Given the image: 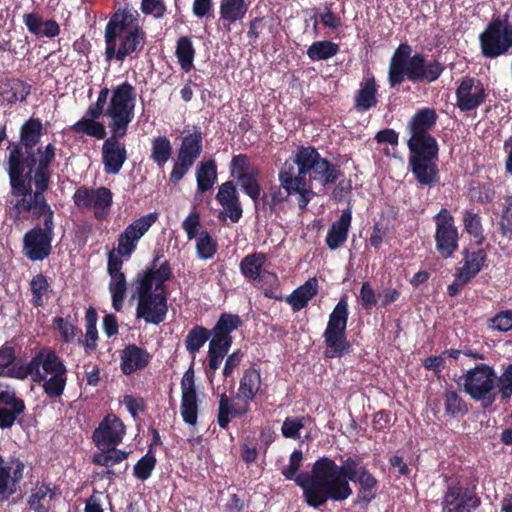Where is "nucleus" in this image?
<instances>
[{"label": "nucleus", "mask_w": 512, "mask_h": 512, "mask_svg": "<svg viewBox=\"0 0 512 512\" xmlns=\"http://www.w3.org/2000/svg\"><path fill=\"white\" fill-rule=\"evenodd\" d=\"M109 94V88L103 87L98 93L96 102L87 108L85 115L80 120L70 126V130L76 134L105 139L107 135L105 126L98 121L103 115L111 119L110 129L128 130V126L134 117L135 87L128 81L116 86L112 90L110 102L105 108Z\"/></svg>", "instance_id": "1"}, {"label": "nucleus", "mask_w": 512, "mask_h": 512, "mask_svg": "<svg viewBox=\"0 0 512 512\" xmlns=\"http://www.w3.org/2000/svg\"><path fill=\"white\" fill-rule=\"evenodd\" d=\"M172 278V267L163 249H155L150 264L136 274L132 283L137 296V318L154 325L165 321L168 313L165 283Z\"/></svg>", "instance_id": "2"}, {"label": "nucleus", "mask_w": 512, "mask_h": 512, "mask_svg": "<svg viewBox=\"0 0 512 512\" xmlns=\"http://www.w3.org/2000/svg\"><path fill=\"white\" fill-rule=\"evenodd\" d=\"M410 44L402 42L393 52L388 68V83L399 87L405 80L412 83H433L445 71V65L434 59L427 61L423 53L412 54Z\"/></svg>", "instance_id": "3"}, {"label": "nucleus", "mask_w": 512, "mask_h": 512, "mask_svg": "<svg viewBox=\"0 0 512 512\" xmlns=\"http://www.w3.org/2000/svg\"><path fill=\"white\" fill-rule=\"evenodd\" d=\"M342 465L327 457L318 458L316 476L321 480V506L325 505L328 500L341 502L349 498L353 491L349 481L354 480L360 474L362 469H366L361 465V457L354 455L342 460Z\"/></svg>", "instance_id": "4"}, {"label": "nucleus", "mask_w": 512, "mask_h": 512, "mask_svg": "<svg viewBox=\"0 0 512 512\" xmlns=\"http://www.w3.org/2000/svg\"><path fill=\"white\" fill-rule=\"evenodd\" d=\"M348 318L347 295H343L330 313L323 332L325 358H341L351 352L352 344L347 339L346 333Z\"/></svg>", "instance_id": "5"}, {"label": "nucleus", "mask_w": 512, "mask_h": 512, "mask_svg": "<svg viewBox=\"0 0 512 512\" xmlns=\"http://www.w3.org/2000/svg\"><path fill=\"white\" fill-rule=\"evenodd\" d=\"M46 165L43 163L40 169L35 171L33 177L35 191L28 196H19L20 199L16 200L11 208L10 216L14 221L26 220L27 217L23 216L24 213H31L34 219L47 217L48 215L54 216V211L47 203L44 192L48 190L51 178V171H44Z\"/></svg>", "instance_id": "6"}, {"label": "nucleus", "mask_w": 512, "mask_h": 512, "mask_svg": "<svg viewBox=\"0 0 512 512\" xmlns=\"http://www.w3.org/2000/svg\"><path fill=\"white\" fill-rule=\"evenodd\" d=\"M463 390L474 401H479L483 409L490 408L497 400V376L494 368L486 363H478L461 377Z\"/></svg>", "instance_id": "7"}, {"label": "nucleus", "mask_w": 512, "mask_h": 512, "mask_svg": "<svg viewBox=\"0 0 512 512\" xmlns=\"http://www.w3.org/2000/svg\"><path fill=\"white\" fill-rule=\"evenodd\" d=\"M43 136V124L41 119L30 117L20 127V147L25 149L24 156L31 166H37L40 169L41 165H46L44 171H50V165L56 157V147L52 143L46 146H39L36 150L35 147L39 144Z\"/></svg>", "instance_id": "8"}, {"label": "nucleus", "mask_w": 512, "mask_h": 512, "mask_svg": "<svg viewBox=\"0 0 512 512\" xmlns=\"http://www.w3.org/2000/svg\"><path fill=\"white\" fill-rule=\"evenodd\" d=\"M303 453L301 450H294L289 456V464L281 471L287 480H293L303 490L305 502L313 508L321 507V480L316 474L318 459L313 463L310 472L298 471L302 465Z\"/></svg>", "instance_id": "9"}, {"label": "nucleus", "mask_w": 512, "mask_h": 512, "mask_svg": "<svg viewBox=\"0 0 512 512\" xmlns=\"http://www.w3.org/2000/svg\"><path fill=\"white\" fill-rule=\"evenodd\" d=\"M408 164L416 181L428 187H433L440 181L438 169L439 146L411 147Z\"/></svg>", "instance_id": "10"}, {"label": "nucleus", "mask_w": 512, "mask_h": 512, "mask_svg": "<svg viewBox=\"0 0 512 512\" xmlns=\"http://www.w3.org/2000/svg\"><path fill=\"white\" fill-rule=\"evenodd\" d=\"M435 223V250L443 259H449L459 249L460 235L458 227L455 224V218L447 208H441L433 216Z\"/></svg>", "instance_id": "11"}, {"label": "nucleus", "mask_w": 512, "mask_h": 512, "mask_svg": "<svg viewBox=\"0 0 512 512\" xmlns=\"http://www.w3.org/2000/svg\"><path fill=\"white\" fill-rule=\"evenodd\" d=\"M54 228V216L48 215L42 226L38 224L24 234L23 248L28 259L42 261L51 254Z\"/></svg>", "instance_id": "12"}, {"label": "nucleus", "mask_w": 512, "mask_h": 512, "mask_svg": "<svg viewBox=\"0 0 512 512\" xmlns=\"http://www.w3.org/2000/svg\"><path fill=\"white\" fill-rule=\"evenodd\" d=\"M297 151L304 161L302 171H310L309 181H319L326 186L335 183L342 176L338 167L323 158L314 146H299Z\"/></svg>", "instance_id": "13"}, {"label": "nucleus", "mask_w": 512, "mask_h": 512, "mask_svg": "<svg viewBox=\"0 0 512 512\" xmlns=\"http://www.w3.org/2000/svg\"><path fill=\"white\" fill-rule=\"evenodd\" d=\"M8 156V176L13 196H28L34 193L30 183L31 173L37 171V166H31L24 159V153L19 144L11 143Z\"/></svg>", "instance_id": "14"}, {"label": "nucleus", "mask_w": 512, "mask_h": 512, "mask_svg": "<svg viewBox=\"0 0 512 512\" xmlns=\"http://www.w3.org/2000/svg\"><path fill=\"white\" fill-rule=\"evenodd\" d=\"M146 38L144 29L141 26H135L127 33L121 34L119 38L106 40L105 59L123 62L128 56L137 57L145 47Z\"/></svg>", "instance_id": "15"}, {"label": "nucleus", "mask_w": 512, "mask_h": 512, "mask_svg": "<svg viewBox=\"0 0 512 512\" xmlns=\"http://www.w3.org/2000/svg\"><path fill=\"white\" fill-rule=\"evenodd\" d=\"M437 119L435 109H419L407 124V130L410 133V138L407 140L408 148L438 146L436 138L429 133L436 125Z\"/></svg>", "instance_id": "16"}, {"label": "nucleus", "mask_w": 512, "mask_h": 512, "mask_svg": "<svg viewBox=\"0 0 512 512\" xmlns=\"http://www.w3.org/2000/svg\"><path fill=\"white\" fill-rule=\"evenodd\" d=\"M72 198L74 205L79 209L94 208V217L97 220L105 219L113 204V193L105 186L97 189L80 186Z\"/></svg>", "instance_id": "17"}, {"label": "nucleus", "mask_w": 512, "mask_h": 512, "mask_svg": "<svg viewBox=\"0 0 512 512\" xmlns=\"http://www.w3.org/2000/svg\"><path fill=\"white\" fill-rule=\"evenodd\" d=\"M499 15H494L483 32L479 34L481 53L485 58L494 59L505 55L511 49Z\"/></svg>", "instance_id": "18"}, {"label": "nucleus", "mask_w": 512, "mask_h": 512, "mask_svg": "<svg viewBox=\"0 0 512 512\" xmlns=\"http://www.w3.org/2000/svg\"><path fill=\"white\" fill-rule=\"evenodd\" d=\"M157 212H150L135 219L118 236L117 252L121 257L129 258L137 248L138 241L158 221Z\"/></svg>", "instance_id": "19"}, {"label": "nucleus", "mask_w": 512, "mask_h": 512, "mask_svg": "<svg viewBox=\"0 0 512 512\" xmlns=\"http://www.w3.org/2000/svg\"><path fill=\"white\" fill-rule=\"evenodd\" d=\"M25 464L17 456L5 459L0 455V502L9 500L17 492L24 478Z\"/></svg>", "instance_id": "20"}, {"label": "nucleus", "mask_w": 512, "mask_h": 512, "mask_svg": "<svg viewBox=\"0 0 512 512\" xmlns=\"http://www.w3.org/2000/svg\"><path fill=\"white\" fill-rule=\"evenodd\" d=\"M111 136L105 139L102 146V163L106 174L115 175L120 172L127 160L125 144L120 139L126 136L128 130L110 129Z\"/></svg>", "instance_id": "21"}, {"label": "nucleus", "mask_w": 512, "mask_h": 512, "mask_svg": "<svg viewBox=\"0 0 512 512\" xmlns=\"http://www.w3.org/2000/svg\"><path fill=\"white\" fill-rule=\"evenodd\" d=\"M242 325L243 321L239 315L227 312L220 314L213 328L208 329L210 333L208 348L228 353L233 344L231 334Z\"/></svg>", "instance_id": "22"}, {"label": "nucleus", "mask_w": 512, "mask_h": 512, "mask_svg": "<svg viewBox=\"0 0 512 512\" xmlns=\"http://www.w3.org/2000/svg\"><path fill=\"white\" fill-rule=\"evenodd\" d=\"M25 409V402L17 396L15 388L10 384L0 383V429H9L16 422L21 424L19 417Z\"/></svg>", "instance_id": "23"}, {"label": "nucleus", "mask_w": 512, "mask_h": 512, "mask_svg": "<svg viewBox=\"0 0 512 512\" xmlns=\"http://www.w3.org/2000/svg\"><path fill=\"white\" fill-rule=\"evenodd\" d=\"M481 505L476 492L459 482L449 486L442 501L443 512H473Z\"/></svg>", "instance_id": "24"}, {"label": "nucleus", "mask_w": 512, "mask_h": 512, "mask_svg": "<svg viewBox=\"0 0 512 512\" xmlns=\"http://www.w3.org/2000/svg\"><path fill=\"white\" fill-rule=\"evenodd\" d=\"M126 428L123 421L115 414H107L92 433V441L96 447L109 448L119 445L125 436Z\"/></svg>", "instance_id": "25"}, {"label": "nucleus", "mask_w": 512, "mask_h": 512, "mask_svg": "<svg viewBox=\"0 0 512 512\" xmlns=\"http://www.w3.org/2000/svg\"><path fill=\"white\" fill-rule=\"evenodd\" d=\"M457 107L464 112L482 105L487 97L484 85L474 77H464L456 89Z\"/></svg>", "instance_id": "26"}, {"label": "nucleus", "mask_w": 512, "mask_h": 512, "mask_svg": "<svg viewBox=\"0 0 512 512\" xmlns=\"http://www.w3.org/2000/svg\"><path fill=\"white\" fill-rule=\"evenodd\" d=\"M67 367L64 361L59 357L54 363L48 361L45 366V379L42 389L45 395L51 399L59 398L63 395L67 385Z\"/></svg>", "instance_id": "27"}, {"label": "nucleus", "mask_w": 512, "mask_h": 512, "mask_svg": "<svg viewBox=\"0 0 512 512\" xmlns=\"http://www.w3.org/2000/svg\"><path fill=\"white\" fill-rule=\"evenodd\" d=\"M139 17L138 11L128 6L117 9L106 24L104 32L105 41L119 38L121 34L127 33L135 26H140Z\"/></svg>", "instance_id": "28"}, {"label": "nucleus", "mask_w": 512, "mask_h": 512, "mask_svg": "<svg viewBox=\"0 0 512 512\" xmlns=\"http://www.w3.org/2000/svg\"><path fill=\"white\" fill-rule=\"evenodd\" d=\"M152 355L137 344H128L120 352V370L125 376L143 371L148 367Z\"/></svg>", "instance_id": "29"}, {"label": "nucleus", "mask_w": 512, "mask_h": 512, "mask_svg": "<svg viewBox=\"0 0 512 512\" xmlns=\"http://www.w3.org/2000/svg\"><path fill=\"white\" fill-rule=\"evenodd\" d=\"M238 400L235 402L225 392L219 396L217 423L221 429H228L233 418H242L250 412V405L242 399Z\"/></svg>", "instance_id": "30"}, {"label": "nucleus", "mask_w": 512, "mask_h": 512, "mask_svg": "<svg viewBox=\"0 0 512 512\" xmlns=\"http://www.w3.org/2000/svg\"><path fill=\"white\" fill-rule=\"evenodd\" d=\"M31 89L32 86L20 78L3 77L0 79V98L10 107L26 102Z\"/></svg>", "instance_id": "31"}, {"label": "nucleus", "mask_w": 512, "mask_h": 512, "mask_svg": "<svg viewBox=\"0 0 512 512\" xmlns=\"http://www.w3.org/2000/svg\"><path fill=\"white\" fill-rule=\"evenodd\" d=\"M248 6L246 0H220L218 21L225 31L230 32L233 24L245 18Z\"/></svg>", "instance_id": "32"}, {"label": "nucleus", "mask_w": 512, "mask_h": 512, "mask_svg": "<svg viewBox=\"0 0 512 512\" xmlns=\"http://www.w3.org/2000/svg\"><path fill=\"white\" fill-rule=\"evenodd\" d=\"M262 378L260 370L250 366L243 371L239 381L238 394L235 399H242L251 405L258 393L261 391Z\"/></svg>", "instance_id": "33"}, {"label": "nucleus", "mask_w": 512, "mask_h": 512, "mask_svg": "<svg viewBox=\"0 0 512 512\" xmlns=\"http://www.w3.org/2000/svg\"><path fill=\"white\" fill-rule=\"evenodd\" d=\"M378 85L375 77H365L361 83L360 88L354 95V108L358 112H366L378 104Z\"/></svg>", "instance_id": "34"}, {"label": "nucleus", "mask_w": 512, "mask_h": 512, "mask_svg": "<svg viewBox=\"0 0 512 512\" xmlns=\"http://www.w3.org/2000/svg\"><path fill=\"white\" fill-rule=\"evenodd\" d=\"M351 221V211L346 209L342 211L339 219L332 223L325 238L326 245L330 250H336L346 242Z\"/></svg>", "instance_id": "35"}, {"label": "nucleus", "mask_w": 512, "mask_h": 512, "mask_svg": "<svg viewBox=\"0 0 512 512\" xmlns=\"http://www.w3.org/2000/svg\"><path fill=\"white\" fill-rule=\"evenodd\" d=\"M461 254L463 265L457 270L473 280L485 266L488 257L487 251L481 246L477 249L465 247Z\"/></svg>", "instance_id": "36"}, {"label": "nucleus", "mask_w": 512, "mask_h": 512, "mask_svg": "<svg viewBox=\"0 0 512 512\" xmlns=\"http://www.w3.org/2000/svg\"><path fill=\"white\" fill-rule=\"evenodd\" d=\"M318 294V281L315 277L309 278L304 284L297 287L286 298L287 303L294 312L307 307L309 301Z\"/></svg>", "instance_id": "37"}, {"label": "nucleus", "mask_w": 512, "mask_h": 512, "mask_svg": "<svg viewBox=\"0 0 512 512\" xmlns=\"http://www.w3.org/2000/svg\"><path fill=\"white\" fill-rule=\"evenodd\" d=\"M60 356L52 348H42L25 364L29 370L32 380L40 383L45 379V366L48 361L54 363Z\"/></svg>", "instance_id": "38"}, {"label": "nucleus", "mask_w": 512, "mask_h": 512, "mask_svg": "<svg viewBox=\"0 0 512 512\" xmlns=\"http://www.w3.org/2000/svg\"><path fill=\"white\" fill-rule=\"evenodd\" d=\"M202 151L203 134L200 130H194L183 137L177 156L195 163Z\"/></svg>", "instance_id": "39"}, {"label": "nucleus", "mask_w": 512, "mask_h": 512, "mask_svg": "<svg viewBox=\"0 0 512 512\" xmlns=\"http://www.w3.org/2000/svg\"><path fill=\"white\" fill-rule=\"evenodd\" d=\"M288 199L284 192L274 184L262 195L260 194L254 206L256 210H261L265 214L272 215L277 213V206L283 204Z\"/></svg>", "instance_id": "40"}, {"label": "nucleus", "mask_w": 512, "mask_h": 512, "mask_svg": "<svg viewBox=\"0 0 512 512\" xmlns=\"http://www.w3.org/2000/svg\"><path fill=\"white\" fill-rule=\"evenodd\" d=\"M351 482L359 485L357 492L359 502L368 504L376 497L378 480L367 468L362 469L360 474Z\"/></svg>", "instance_id": "41"}, {"label": "nucleus", "mask_w": 512, "mask_h": 512, "mask_svg": "<svg viewBox=\"0 0 512 512\" xmlns=\"http://www.w3.org/2000/svg\"><path fill=\"white\" fill-rule=\"evenodd\" d=\"M462 214L464 231L469 236L474 238L475 246H482L486 240V237L484 235V227L481 215L478 212H475L473 209H465Z\"/></svg>", "instance_id": "42"}, {"label": "nucleus", "mask_w": 512, "mask_h": 512, "mask_svg": "<svg viewBox=\"0 0 512 512\" xmlns=\"http://www.w3.org/2000/svg\"><path fill=\"white\" fill-rule=\"evenodd\" d=\"M197 190L207 192L217 181V164L214 159L201 161L196 167Z\"/></svg>", "instance_id": "43"}, {"label": "nucleus", "mask_w": 512, "mask_h": 512, "mask_svg": "<svg viewBox=\"0 0 512 512\" xmlns=\"http://www.w3.org/2000/svg\"><path fill=\"white\" fill-rule=\"evenodd\" d=\"M267 256L263 252L248 254L240 262V272L248 280L256 281L264 272Z\"/></svg>", "instance_id": "44"}, {"label": "nucleus", "mask_w": 512, "mask_h": 512, "mask_svg": "<svg viewBox=\"0 0 512 512\" xmlns=\"http://www.w3.org/2000/svg\"><path fill=\"white\" fill-rule=\"evenodd\" d=\"M196 50L189 36H181L178 38L175 47V56L181 69L188 73L193 68V62Z\"/></svg>", "instance_id": "45"}, {"label": "nucleus", "mask_w": 512, "mask_h": 512, "mask_svg": "<svg viewBox=\"0 0 512 512\" xmlns=\"http://www.w3.org/2000/svg\"><path fill=\"white\" fill-rule=\"evenodd\" d=\"M172 152V144L166 136H157L152 139L150 159L159 168H163L165 166L169 161Z\"/></svg>", "instance_id": "46"}, {"label": "nucleus", "mask_w": 512, "mask_h": 512, "mask_svg": "<svg viewBox=\"0 0 512 512\" xmlns=\"http://www.w3.org/2000/svg\"><path fill=\"white\" fill-rule=\"evenodd\" d=\"M181 416L188 425H196L198 419V399L196 390L182 391Z\"/></svg>", "instance_id": "47"}, {"label": "nucleus", "mask_w": 512, "mask_h": 512, "mask_svg": "<svg viewBox=\"0 0 512 512\" xmlns=\"http://www.w3.org/2000/svg\"><path fill=\"white\" fill-rule=\"evenodd\" d=\"M340 47L338 44L329 40H320L313 42L307 49L308 58L313 61L328 60L338 54Z\"/></svg>", "instance_id": "48"}, {"label": "nucleus", "mask_w": 512, "mask_h": 512, "mask_svg": "<svg viewBox=\"0 0 512 512\" xmlns=\"http://www.w3.org/2000/svg\"><path fill=\"white\" fill-rule=\"evenodd\" d=\"M209 339L210 333H208V329L202 325H195L188 331L184 341L185 348L194 359Z\"/></svg>", "instance_id": "49"}, {"label": "nucleus", "mask_w": 512, "mask_h": 512, "mask_svg": "<svg viewBox=\"0 0 512 512\" xmlns=\"http://www.w3.org/2000/svg\"><path fill=\"white\" fill-rule=\"evenodd\" d=\"M256 287L263 290L264 296L269 299L282 300L279 293L280 281L278 276L268 270H264L261 276L255 281Z\"/></svg>", "instance_id": "50"}, {"label": "nucleus", "mask_w": 512, "mask_h": 512, "mask_svg": "<svg viewBox=\"0 0 512 512\" xmlns=\"http://www.w3.org/2000/svg\"><path fill=\"white\" fill-rule=\"evenodd\" d=\"M109 291L112 297V306L116 311L123 307L127 293V281L125 274L109 275Z\"/></svg>", "instance_id": "51"}, {"label": "nucleus", "mask_w": 512, "mask_h": 512, "mask_svg": "<svg viewBox=\"0 0 512 512\" xmlns=\"http://www.w3.org/2000/svg\"><path fill=\"white\" fill-rule=\"evenodd\" d=\"M443 397L446 415L450 417H457L468 413V405L456 391L446 390Z\"/></svg>", "instance_id": "52"}, {"label": "nucleus", "mask_w": 512, "mask_h": 512, "mask_svg": "<svg viewBox=\"0 0 512 512\" xmlns=\"http://www.w3.org/2000/svg\"><path fill=\"white\" fill-rule=\"evenodd\" d=\"M218 250V243L206 230L200 232L196 238V253L199 259L209 260L214 257Z\"/></svg>", "instance_id": "53"}, {"label": "nucleus", "mask_w": 512, "mask_h": 512, "mask_svg": "<svg viewBox=\"0 0 512 512\" xmlns=\"http://www.w3.org/2000/svg\"><path fill=\"white\" fill-rule=\"evenodd\" d=\"M258 175L259 171L249 174H240L237 179L242 192L250 197L254 204L258 200L262 191L261 185L258 181Z\"/></svg>", "instance_id": "54"}, {"label": "nucleus", "mask_w": 512, "mask_h": 512, "mask_svg": "<svg viewBox=\"0 0 512 512\" xmlns=\"http://www.w3.org/2000/svg\"><path fill=\"white\" fill-rule=\"evenodd\" d=\"M50 285L47 277L43 274L35 275L30 282V290L32 293L31 303L34 307H42L44 305V296L48 293Z\"/></svg>", "instance_id": "55"}, {"label": "nucleus", "mask_w": 512, "mask_h": 512, "mask_svg": "<svg viewBox=\"0 0 512 512\" xmlns=\"http://www.w3.org/2000/svg\"><path fill=\"white\" fill-rule=\"evenodd\" d=\"M128 456V452L112 447L107 452L95 453L92 457V463L98 466L111 467L124 461Z\"/></svg>", "instance_id": "56"}, {"label": "nucleus", "mask_w": 512, "mask_h": 512, "mask_svg": "<svg viewBox=\"0 0 512 512\" xmlns=\"http://www.w3.org/2000/svg\"><path fill=\"white\" fill-rule=\"evenodd\" d=\"M468 195L471 201L484 205L494 201L496 191L491 183H479L469 188Z\"/></svg>", "instance_id": "57"}, {"label": "nucleus", "mask_w": 512, "mask_h": 512, "mask_svg": "<svg viewBox=\"0 0 512 512\" xmlns=\"http://www.w3.org/2000/svg\"><path fill=\"white\" fill-rule=\"evenodd\" d=\"M278 180L280 182L277 185L278 188L284 192L285 196L288 198L295 194L297 188H295L294 183V166L292 164H288L287 162L284 164V167L278 173Z\"/></svg>", "instance_id": "58"}, {"label": "nucleus", "mask_w": 512, "mask_h": 512, "mask_svg": "<svg viewBox=\"0 0 512 512\" xmlns=\"http://www.w3.org/2000/svg\"><path fill=\"white\" fill-rule=\"evenodd\" d=\"M49 492L50 484L45 483L33 489L27 500L29 508L34 512H48L49 508L45 506L42 501L47 497Z\"/></svg>", "instance_id": "59"}, {"label": "nucleus", "mask_w": 512, "mask_h": 512, "mask_svg": "<svg viewBox=\"0 0 512 512\" xmlns=\"http://www.w3.org/2000/svg\"><path fill=\"white\" fill-rule=\"evenodd\" d=\"M230 173L236 179H238V175L240 174H249L258 172V168L252 167L250 163V159L246 154H238L234 155L230 162Z\"/></svg>", "instance_id": "60"}, {"label": "nucleus", "mask_w": 512, "mask_h": 512, "mask_svg": "<svg viewBox=\"0 0 512 512\" xmlns=\"http://www.w3.org/2000/svg\"><path fill=\"white\" fill-rule=\"evenodd\" d=\"M52 328L59 332L64 343L72 342L78 332V329L75 325L59 316L52 320Z\"/></svg>", "instance_id": "61"}, {"label": "nucleus", "mask_w": 512, "mask_h": 512, "mask_svg": "<svg viewBox=\"0 0 512 512\" xmlns=\"http://www.w3.org/2000/svg\"><path fill=\"white\" fill-rule=\"evenodd\" d=\"M157 465V459L142 456L133 467V475L144 482L150 478Z\"/></svg>", "instance_id": "62"}, {"label": "nucleus", "mask_w": 512, "mask_h": 512, "mask_svg": "<svg viewBox=\"0 0 512 512\" xmlns=\"http://www.w3.org/2000/svg\"><path fill=\"white\" fill-rule=\"evenodd\" d=\"M305 426V417L292 418L287 417L281 427L282 435L289 439L300 438V430Z\"/></svg>", "instance_id": "63"}, {"label": "nucleus", "mask_w": 512, "mask_h": 512, "mask_svg": "<svg viewBox=\"0 0 512 512\" xmlns=\"http://www.w3.org/2000/svg\"><path fill=\"white\" fill-rule=\"evenodd\" d=\"M499 394L502 400H508L512 396V364H509L502 375L498 378Z\"/></svg>", "instance_id": "64"}]
</instances>
